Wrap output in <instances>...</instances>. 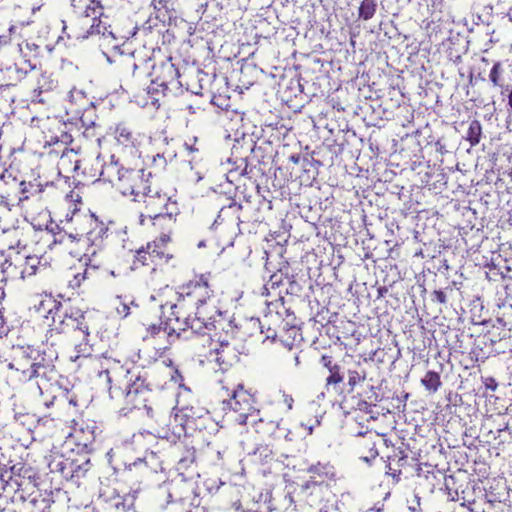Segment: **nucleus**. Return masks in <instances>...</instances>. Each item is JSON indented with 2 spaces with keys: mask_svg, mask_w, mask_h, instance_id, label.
<instances>
[{
  "mask_svg": "<svg viewBox=\"0 0 512 512\" xmlns=\"http://www.w3.org/2000/svg\"><path fill=\"white\" fill-rule=\"evenodd\" d=\"M170 308L172 311L171 316L168 317V324L171 330L191 329L196 334L207 335L209 341H211V337L216 338L222 334L224 321L215 318L217 314L215 307L199 305L193 317L186 315L184 300L173 304Z\"/></svg>",
  "mask_w": 512,
  "mask_h": 512,
  "instance_id": "obj_1",
  "label": "nucleus"
},
{
  "mask_svg": "<svg viewBox=\"0 0 512 512\" xmlns=\"http://www.w3.org/2000/svg\"><path fill=\"white\" fill-rule=\"evenodd\" d=\"M100 176L114 185L123 195L134 196V200L140 201L141 193L149 189L150 172L143 168H129L119 162L106 164Z\"/></svg>",
  "mask_w": 512,
  "mask_h": 512,
  "instance_id": "obj_2",
  "label": "nucleus"
},
{
  "mask_svg": "<svg viewBox=\"0 0 512 512\" xmlns=\"http://www.w3.org/2000/svg\"><path fill=\"white\" fill-rule=\"evenodd\" d=\"M222 404L227 414H231L234 420L241 424L256 423L261 421L260 411L256 407V401L252 394L244 389L242 384L232 387L222 385Z\"/></svg>",
  "mask_w": 512,
  "mask_h": 512,
  "instance_id": "obj_3",
  "label": "nucleus"
},
{
  "mask_svg": "<svg viewBox=\"0 0 512 512\" xmlns=\"http://www.w3.org/2000/svg\"><path fill=\"white\" fill-rule=\"evenodd\" d=\"M140 198L145 205V213H141L139 220L141 225H146V221H151L152 225L157 222H171L173 211L176 210V201L167 193H161L158 188H151L141 193Z\"/></svg>",
  "mask_w": 512,
  "mask_h": 512,
  "instance_id": "obj_4",
  "label": "nucleus"
},
{
  "mask_svg": "<svg viewBox=\"0 0 512 512\" xmlns=\"http://www.w3.org/2000/svg\"><path fill=\"white\" fill-rule=\"evenodd\" d=\"M16 367L17 371H20L24 380L32 379H51L55 374V366L52 360H45L40 357V353L36 349L28 348L23 354L15 360L14 364H10V367Z\"/></svg>",
  "mask_w": 512,
  "mask_h": 512,
  "instance_id": "obj_5",
  "label": "nucleus"
},
{
  "mask_svg": "<svg viewBox=\"0 0 512 512\" xmlns=\"http://www.w3.org/2000/svg\"><path fill=\"white\" fill-rule=\"evenodd\" d=\"M130 381L124 395L125 406L121 408V413L126 415L133 409L144 408L147 415L153 417V408L149 404L152 391L146 384L145 379L137 375L134 380L130 379Z\"/></svg>",
  "mask_w": 512,
  "mask_h": 512,
  "instance_id": "obj_6",
  "label": "nucleus"
},
{
  "mask_svg": "<svg viewBox=\"0 0 512 512\" xmlns=\"http://www.w3.org/2000/svg\"><path fill=\"white\" fill-rule=\"evenodd\" d=\"M96 426L84 420L74 422L66 438L67 445H75L78 451L86 450L94 442Z\"/></svg>",
  "mask_w": 512,
  "mask_h": 512,
  "instance_id": "obj_7",
  "label": "nucleus"
},
{
  "mask_svg": "<svg viewBox=\"0 0 512 512\" xmlns=\"http://www.w3.org/2000/svg\"><path fill=\"white\" fill-rule=\"evenodd\" d=\"M209 347L207 354L209 361H214L220 367L231 365L235 355L230 347L227 334L222 333L216 338L211 337Z\"/></svg>",
  "mask_w": 512,
  "mask_h": 512,
  "instance_id": "obj_8",
  "label": "nucleus"
},
{
  "mask_svg": "<svg viewBox=\"0 0 512 512\" xmlns=\"http://www.w3.org/2000/svg\"><path fill=\"white\" fill-rule=\"evenodd\" d=\"M180 291V296H186L194 300L196 304L204 305L207 299L212 295V290L209 286L208 277L201 275L190 280L183 285Z\"/></svg>",
  "mask_w": 512,
  "mask_h": 512,
  "instance_id": "obj_9",
  "label": "nucleus"
},
{
  "mask_svg": "<svg viewBox=\"0 0 512 512\" xmlns=\"http://www.w3.org/2000/svg\"><path fill=\"white\" fill-rule=\"evenodd\" d=\"M84 315L79 309H71L70 313L65 312L63 318L59 321V325L55 324V328L60 332L73 331L82 339H86L89 335L88 326L83 322Z\"/></svg>",
  "mask_w": 512,
  "mask_h": 512,
  "instance_id": "obj_10",
  "label": "nucleus"
},
{
  "mask_svg": "<svg viewBox=\"0 0 512 512\" xmlns=\"http://www.w3.org/2000/svg\"><path fill=\"white\" fill-rule=\"evenodd\" d=\"M159 75L153 80V83L162 87L163 92L168 90L170 86H178L180 85L178 78L180 77V73L178 68L174 63L169 59L166 62H163L159 68Z\"/></svg>",
  "mask_w": 512,
  "mask_h": 512,
  "instance_id": "obj_11",
  "label": "nucleus"
},
{
  "mask_svg": "<svg viewBox=\"0 0 512 512\" xmlns=\"http://www.w3.org/2000/svg\"><path fill=\"white\" fill-rule=\"evenodd\" d=\"M107 20L108 17L106 15L105 17H97L96 21H91L90 24H88L89 28L86 31L83 33L75 32L74 37L77 39H86L89 36L101 35L105 39L115 40L116 36L112 30H110V25Z\"/></svg>",
  "mask_w": 512,
  "mask_h": 512,
  "instance_id": "obj_12",
  "label": "nucleus"
},
{
  "mask_svg": "<svg viewBox=\"0 0 512 512\" xmlns=\"http://www.w3.org/2000/svg\"><path fill=\"white\" fill-rule=\"evenodd\" d=\"M194 414L192 407H184L176 411L169 424L172 435L177 438L184 435L186 426L191 422V419L194 420Z\"/></svg>",
  "mask_w": 512,
  "mask_h": 512,
  "instance_id": "obj_13",
  "label": "nucleus"
},
{
  "mask_svg": "<svg viewBox=\"0 0 512 512\" xmlns=\"http://www.w3.org/2000/svg\"><path fill=\"white\" fill-rule=\"evenodd\" d=\"M31 126L40 129L47 141H58L56 130L60 128V122L56 118L33 117Z\"/></svg>",
  "mask_w": 512,
  "mask_h": 512,
  "instance_id": "obj_14",
  "label": "nucleus"
},
{
  "mask_svg": "<svg viewBox=\"0 0 512 512\" xmlns=\"http://www.w3.org/2000/svg\"><path fill=\"white\" fill-rule=\"evenodd\" d=\"M80 159L74 150H65L59 161L58 170L59 174H63L65 177H69L79 169Z\"/></svg>",
  "mask_w": 512,
  "mask_h": 512,
  "instance_id": "obj_15",
  "label": "nucleus"
},
{
  "mask_svg": "<svg viewBox=\"0 0 512 512\" xmlns=\"http://www.w3.org/2000/svg\"><path fill=\"white\" fill-rule=\"evenodd\" d=\"M115 138L119 145L123 146V148L134 149L137 153V147L139 145V141L137 136L131 131L129 127L124 124H118L115 129Z\"/></svg>",
  "mask_w": 512,
  "mask_h": 512,
  "instance_id": "obj_16",
  "label": "nucleus"
},
{
  "mask_svg": "<svg viewBox=\"0 0 512 512\" xmlns=\"http://www.w3.org/2000/svg\"><path fill=\"white\" fill-rule=\"evenodd\" d=\"M85 4L84 14L80 19V25L87 27L91 21H96L97 17H105L103 6L98 0H83Z\"/></svg>",
  "mask_w": 512,
  "mask_h": 512,
  "instance_id": "obj_17",
  "label": "nucleus"
},
{
  "mask_svg": "<svg viewBox=\"0 0 512 512\" xmlns=\"http://www.w3.org/2000/svg\"><path fill=\"white\" fill-rule=\"evenodd\" d=\"M18 46L24 62L27 63L30 69H34L36 67V59L40 53V47L36 43L29 41H23Z\"/></svg>",
  "mask_w": 512,
  "mask_h": 512,
  "instance_id": "obj_18",
  "label": "nucleus"
},
{
  "mask_svg": "<svg viewBox=\"0 0 512 512\" xmlns=\"http://www.w3.org/2000/svg\"><path fill=\"white\" fill-rule=\"evenodd\" d=\"M74 460L64 458L62 455H55L49 461V468L52 472L60 473L65 479L71 478V469L73 468Z\"/></svg>",
  "mask_w": 512,
  "mask_h": 512,
  "instance_id": "obj_19",
  "label": "nucleus"
},
{
  "mask_svg": "<svg viewBox=\"0 0 512 512\" xmlns=\"http://www.w3.org/2000/svg\"><path fill=\"white\" fill-rule=\"evenodd\" d=\"M161 254L162 253L157 250V241H154L152 244L149 243L146 249H139L137 251L136 260L142 265H149L150 262H153L155 257H158Z\"/></svg>",
  "mask_w": 512,
  "mask_h": 512,
  "instance_id": "obj_20",
  "label": "nucleus"
},
{
  "mask_svg": "<svg viewBox=\"0 0 512 512\" xmlns=\"http://www.w3.org/2000/svg\"><path fill=\"white\" fill-rule=\"evenodd\" d=\"M308 471L315 476L321 478V482L325 480H335L336 472L332 465L317 463L309 467Z\"/></svg>",
  "mask_w": 512,
  "mask_h": 512,
  "instance_id": "obj_21",
  "label": "nucleus"
},
{
  "mask_svg": "<svg viewBox=\"0 0 512 512\" xmlns=\"http://www.w3.org/2000/svg\"><path fill=\"white\" fill-rule=\"evenodd\" d=\"M119 368L118 363L115 360L105 359L101 362V370L98 372L99 379H103L105 384L110 388L112 381L111 373Z\"/></svg>",
  "mask_w": 512,
  "mask_h": 512,
  "instance_id": "obj_22",
  "label": "nucleus"
},
{
  "mask_svg": "<svg viewBox=\"0 0 512 512\" xmlns=\"http://www.w3.org/2000/svg\"><path fill=\"white\" fill-rule=\"evenodd\" d=\"M422 385L431 393H435L441 387L442 382L439 373L435 371H428L421 379Z\"/></svg>",
  "mask_w": 512,
  "mask_h": 512,
  "instance_id": "obj_23",
  "label": "nucleus"
},
{
  "mask_svg": "<svg viewBox=\"0 0 512 512\" xmlns=\"http://www.w3.org/2000/svg\"><path fill=\"white\" fill-rule=\"evenodd\" d=\"M482 134V127L478 120H473L470 122L466 140L470 143L471 146H475L480 142Z\"/></svg>",
  "mask_w": 512,
  "mask_h": 512,
  "instance_id": "obj_24",
  "label": "nucleus"
},
{
  "mask_svg": "<svg viewBox=\"0 0 512 512\" xmlns=\"http://www.w3.org/2000/svg\"><path fill=\"white\" fill-rule=\"evenodd\" d=\"M11 266L3 253H0V304L5 299V286L7 282L6 270Z\"/></svg>",
  "mask_w": 512,
  "mask_h": 512,
  "instance_id": "obj_25",
  "label": "nucleus"
},
{
  "mask_svg": "<svg viewBox=\"0 0 512 512\" xmlns=\"http://www.w3.org/2000/svg\"><path fill=\"white\" fill-rule=\"evenodd\" d=\"M376 0H363L359 7V17L363 20L371 19L376 12Z\"/></svg>",
  "mask_w": 512,
  "mask_h": 512,
  "instance_id": "obj_26",
  "label": "nucleus"
},
{
  "mask_svg": "<svg viewBox=\"0 0 512 512\" xmlns=\"http://www.w3.org/2000/svg\"><path fill=\"white\" fill-rule=\"evenodd\" d=\"M89 459L83 458L81 460H74L73 468L71 469V478L68 480H73L75 478L79 479L85 475L88 470Z\"/></svg>",
  "mask_w": 512,
  "mask_h": 512,
  "instance_id": "obj_27",
  "label": "nucleus"
},
{
  "mask_svg": "<svg viewBox=\"0 0 512 512\" xmlns=\"http://www.w3.org/2000/svg\"><path fill=\"white\" fill-rule=\"evenodd\" d=\"M39 261L35 257H27L25 260L24 268L21 271V277L24 279L26 277L32 276L36 273L38 268Z\"/></svg>",
  "mask_w": 512,
  "mask_h": 512,
  "instance_id": "obj_28",
  "label": "nucleus"
},
{
  "mask_svg": "<svg viewBox=\"0 0 512 512\" xmlns=\"http://www.w3.org/2000/svg\"><path fill=\"white\" fill-rule=\"evenodd\" d=\"M130 304H133V301H128V299L121 296L118 297L117 313L122 317H127L130 314Z\"/></svg>",
  "mask_w": 512,
  "mask_h": 512,
  "instance_id": "obj_29",
  "label": "nucleus"
},
{
  "mask_svg": "<svg viewBox=\"0 0 512 512\" xmlns=\"http://www.w3.org/2000/svg\"><path fill=\"white\" fill-rule=\"evenodd\" d=\"M330 375L326 379L327 385H336L343 381V377L340 373V366L338 367H331V370L329 371Z\"/></svg>",
  "mask_w": 512,
  "mask_h": 512,
  "instance_id": "obj_30",
  "label": "nucleus"
},
{
  "mask_svg": "<svg viewBox=\"0 0 512 512\" xmlns=\"http://www.w3.org/2000/svg\"><path fill=\"white\" fill-rule=\"evenodd\" d=\"M366 379L365 373H360L356 370H349L348 371V384L351 387L356 386L357 384L363 382Z\"/></svg>",
  "mask_w": 512,
  "mask_h": 512,
  "instance_id": "obj_31",
  "label": "nucleus"
},
{
  "mask_svg": "<svg viewBox=\"0 0 512 512\" xmlns=\"http://www.w3.org/2000/svg\"><path fill=\"white\" fill-rule=\"evenodd\" d=\"M501 75V64L500 62H496L489 74L490 81L493 83L494 86H499V78Z\"/></svg>",
  "mask_w": 512,
  "mask_h": 512,
  "instance_id": "obj_32",
  "label": "nucleus"
},
{
  "mask_svg": "<svg viewBox=\"0 0 512 512\" xmlns=\"http://www.w3.org/2000/svg\"><path fill=\"white\" fill-rule=\"evenodd\" d=\"M65 201H66V203H67V205H68L69 207H71L72 205H74L73 213H74L75 211L79 210V209H78V207H77V204H75V203H74V202H80V197H79V195H75V197H74V194H73V193H71V194L67 195V197H66Z\"/></svg>",
  "mask_w": 512,
  "mask_h": 512,
  "instance_id": "obj_33",
  "label": "nucleus"
},
{
  "mask_svg": "<svg viewBox=\"0 0 512 512\" xmlns=\"http://www.w3.org/2000/svg\"><path fill=\"white\" fill-rule=\"evenodd\" d=\"M323 365L330 371L331 367H338L339 365L332 363V358L327 355H323L321 358Z\"/></svg>",
  "mask_w": 512,
  "mask_h": 512,
  "instance_id": "obj_34",
  "label": "nucleus"
},
{
  "mask_svg": "<svg viewBox=\"0 0 512 512\" xmlns=\"http://www.w3.org/2000/svg\"><path fill=\"white\" fill-rule=\"evenodd\" d=\"M149 332L151 335H159V334L166 335L167 334L166 329H163L160 326H156V325H152L151 327H149Z\"/></svg>",
  "mask_w": 512,
  "mask_h": 512,
  "instance_id": "obj_35",
  "label": "nucleus"
},
{
  "mask_svg": "<svg viewBox=\"0 0 512 512\" xmlns=\"http://www.w3.org/2000/svg\"><path fill=\"white\" fill-rule=\"evenodd\" d=\"M12 201L13 200L9 197V195H0V205H3L4 207L10 209V207L13 205Z\"/></svg>",
  "mask_w": 512,
  "mask_h": 512,
  "instance_id": "obj_36",
  "label": "nucleus"
},
{
  "mask_svg": "<svg viewBox=\"0 0 512 512\" xmlns=\"http://www.w3.org/2000/svg\"><path fill=\"white\" fill-rule=\"evenodd\" d=\"M40 305L43 307H45V306L58 307V304L56 303V301L54 299H52V297H46L44 300H42L40 302Z\"/></svg>",
  "mask_w": 512,
  "mask_h": 512,
  "instance_id": "obj_37",
  "label": "nucleus"
},
{
  "mask_svg": "<svg viewBox=\"0 0 512 512\" xmlns=\"http://www.w3.org/2000/svg\"><path fill=\"white\" fill-rule=\"evenodd\" d=\"M172 380L175 382V383H178L179 386H182V375L179 373L178 370H175L174 372V375H172Z\"/></svg>",
  "mask_w": 512,
  "mask_h": 512,
  "instance_id": "obj_38",
  "label": "nucleus"
},
{
  "mask_svg": "<svg viewBox=\"0 0 512 512\" xmlns=\"http://www.w3.org/2000/svg\"><path fill=\"white\" fill-rule=\"evenodd\" d=\"M435 297L437 299L438 302L440 303H445L446 302V295L444 292L442 291H435Z\"/></svg>",
  "mask_w": 512,
  "mask_h": 512,
  "instance_id": "obj_39",
  "label": "nucleus"
},
{
  "mask_svg": "<svg viewBox=\"0 0 512 512\" xmlns=\"http://www.w3.org/2000/svg\"><path fill=\"white\" fill-rule=\"evenodd\" d=\"M287 332L293 336L294 338L296 336H300V332H299V329L295 326H291L290 328L287 329Z\"/></svg>",
  "mask_w": 512,
  "mask_h": 512,
  "instance_id": "obj_40",
  "label": "nucleus"
},
{
  "mask_svg": "<svg viewBox=\"0 0 512 512\" xmlns=\"http://www.w3.org/2000/svg\"><path fill=\"white\" fill-rule=\"evenodd\" d=\"M486 383V387L491 390H495L497 388V383L493 378H488Z\"/></svg>",
  "mask_w": 512,
  "mask_h": 512,
  "instance_id": "obj_41",
  "label": "nucleus"
},
{
  "mask_svg": "<svg viewBox=\"0 0 512 512\" xmlns=\"http://www.w3.org/2000/svg\"><path fill=\"white\" fill-rule=\"evenodd\" d=\"M159 241H160L161 245H165L166 243H168L170 241V235L167 233L162 234L159 238Z\"/></svg>",
  "mask_w": 512,
  "mask_h": 512,
  "instance_id": "obj_42",
  "label": "nucleus"
},
{
  "mask_svg": "<svg viewBox=\"0 0 512 512\" xmlns=\"http://www.w3.org/2000/svg\"><path fill=\"white\" fill-rule=\"evenodd\" d=\"M19 186H20V189H21L22 194H25V193H27V192H28V184H27L26 182L22 181V182L19 184Z\"/></svg>",
  "mask_w": 512,
  "mask_h": 512,
  "instance_id": "obj_43",
  "label": "nucleus"
},
{
  "mask_svg": "<svg viewBox=\"0 0 512 512\" xmlns=\"http://www.w3.org/2000/svg\"><path fill=\"white\" fill-rule=\"evenodd\" d=\"M317 483V481L315 480H310V481H307L304 485L305 488H310L311 485H315Z\"/></svg>",
  "mask_w": 512,
  "mask_h": 512,
  "instance_id": "obj_44",
  "label": "nucleus"
},
{
  "mask_svg": "<svg viewBox=\"0 0 512 512\" xmlns=\"http://www.w3.org/2000/svg\"><path fill=\"white\" fill-rule=\"evenodd\" d=\"M370 455L371 457H376L378 455V452L375 448L370 449Z\"/></svg>",
  "mask_w": 512,
  "mask_h": 512,
  "instance_id": "obj_45",
  "label": "nucleus"
},
{
  "mask_svg": "<svg viewBox=\"0 0 512 512\" xmlns=\"http://www.w3.org/2000/svg\"><path fill=\"white\" fill-rule=\"evenodd\" d=\"M509 105L512 107V90H511V93L509 95Z\"/></svg>",
  "mask_w": 512,
  "mask_h": 512,
  "instance_id": "obj_46",
  "label": "nucleus"
},
{
  "mask_svg": "<svg viewBox=\"0 0 512 512\" xmlns=\"http://www.w3.org/2000/svg\"><path fill=\"white\" fill-rule=\"evenodd\" d=\"M14 30H15V27H14V26H11V27L9 28V32H10V33H12Z\"/></svg>",
  "mask_w": 512,
  "mask_h": 512,
  "instance_id": "obj_47",
  "label": "nucleus"
},
{
  "mask_svg": "<svg viewBox=\"0 0 512 512\" xmlns=\"http://www.w3.org/2000/svg\"><path fill=\"white\" fill-rule=\"evenodd\" d=\"M27 198H28V196H26V195H25L24 197H20L18 200H19V201H22V200H25V199H27Z\"/></svg>",
  "mask_w": 512,
  "mask_h": 512,
  "instance_id": "obj_48",
  "label": "nucleus"
},
{
  "mask_svg": "<svg viewBox=\"0 0 512 512\" xmlns=\"http://www.w3.org/2000/svg\"><path fill=\"white\" fill-rule=\"evenodd\" d=\"M36 384H37V386L41 389V382L37 380V381H36Z\"/></svg>",
  "mask_w": 512,
  "mask_h": 512,
  "instance_id": "obj_49",
  "label": "nucleus"
},
{
  "mask_svg": "<svg viewBox=\"0 0 512 512\" xmlns=\"http://www.w3.org/2000/svg\"><path fill=\"white\" fill-rule=\"evenodd\" d=\"M202 412H204V410H199V414L197 415L198 417H201L202 416Z\"/></svg>",
  "mask_w": 512,
  "mask_h": 512,
  "instance_id": "obj_50",
  "label": "nucleus"
},
{
  "mask_svg": "<svg viewBox=\"0 0 512 512\" xmlns=\"http://www.w3.org/2000/svg\"><path fill=\"white\" fill-rule=\"evenodd\" d=\"M312 430H313V428H312V427H309V428H308L309 433H312Z\"/></svg>",
  "mask_w": 512,
  "mask_h": 512,
  "instance_id": "obj_51",
  "label": "nucleus"
},
{
  "mask_svg": "<svg viewBox=\"0 0 512 512\" xmlns=\"http://www.w3.org/2000/svg\"><path fill=\"white\" fill-rule=\"evenodd\" d=\"M48 313L51 314L52 313V308H49L48 309Z\"/></svg>",
  "mask_w": 512,
  "mask_h": 512,
  "instance_id": "obj_52",
  "label": "nucleus"
}]
</instances>
